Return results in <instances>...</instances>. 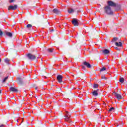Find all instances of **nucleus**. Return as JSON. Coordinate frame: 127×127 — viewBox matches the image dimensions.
Returning <instances> with one entry per match:
<instances>
[{"label": "nucleus", "mask_w": 127, "mask_h": 127, "mask_svg": "<svg viewBox=\"0 0 127 127\" xmlns=\"http://www.w3.org/2000/svg\"><path fill=\"white\" fill-rule=\"evenodd\" d=\"M104 12L108 15H113L114 14V11L112 10V8L109 6H106L104 7Z\"/></svg>", "instance_id": "nucleus-1"}, {"label": "nucleus", "mask_w": 127, "mask_h": 127, "mask_svg": "<svg viewBox=\"0 0 127 127\" xmlns=\"http://www.w3.org/2000/svg\"><path fill=\"white\" fill-rule=\"evenodd\" d=\"M107 3H108L107 6H110V7L113 6L114 7H118L119 8L121 7L120 5H118L117 3H116V2L112 0L108 1Z\"/></svg>", "instance_id": "nucleus-2"}, {"label": "nucleus", "mask_w": 127, "mask_h": 127, "mask_svg": "<svg viewBox=\"0 0 127 127\" xmlns=\"http://www.w3.org/2000/svg\"><path fill=\"white\" fill-rule=\"evenodd\" d=\"M75 76L76 77V78H81V79L83 80V79L86 77V74L82 73V72L80 71H78L77 72V74L75 75Z\"/></svg>", "instance_id": "nucleus-3"}, {"label": "nucleus", "mask_w": 127, "mask_h": 127, "mask_svg": "<svg viewBox=\"0 0 127 127\" xmlns=\"http://www.w3.org/2000/svg\"><path fill=\"white\" fill-rule=\"evenodd\" d=\"M27 57L28 59H29V60H32L33 61V60H35L36 59V57H35L34 55L31 54H28L27 55Z\"/></svg>", "instance_id": "nucleus-4"}, {"label": "nucleus", "mask_w": 127, "mask_h": 127, "mask_svg": "<svg viewBox=\"0 0 127 127\" xmlns=\"http://www.w3.org/2000/svg\"><path fill=\"white\" fill-rule=\"evenodd\" d=\"M71 22L75 26H79V22L78 19L73 18Z\"/></svg>", "instance_id": "nucleus-5"}, {"label": "nucleus", "mask_w": 127, "mask_h": 127, "mask_svg": "<svg viewBox=\"0 0 127 127\" xmlns=\"http://www.w3.org/2000/svg\"><path fill=\"white\" fill-rule=\"evenodd\" d=\"M17 8V5L15 4L14 5H9L8 7V10H15Z\"/></svg>", "instance_id": "nucleus-6"}, {"label": "nucleus", "mask_w": 127, "mask_h": 127, "mask_svg": "<svg viewBox=\"0 0 127 127\" xmlns=\"http://www.w3.org/2000/svg\"><path fill=\"white\" fill-rule=\"evenodd\" d=\"M62 79H63V76L59 74L57 76V79L58 80L59 83H63V81H62Z\"/></svg>", "instance_id": "nucleus-7"}, {"label": "nucleus", "mask_w": 127, "mask_h": 127, "mask_svg": "<svg viewBox=\"0 0 127 127\" xmlns=\"http://www.w3.org/2000/svg\"><path fill=\"white\" fill-rule=\"evenodd\" d=\"M114 94L118 100H122L123 99V97L121 94H119L116 92H114Z\"/></svg>", "instance_id": "nucleus-8"}, {"label": "nucleus", "mask_w": 127, "mask_h": 127, "mask_svg": "<svg viewBox=\"0 0 127 127\" xmlns=\"http://www.w3.org/2000/svg\"><path fill=\"white\" fill-rule=\"evenodd\" d=\"M77 9H78V7H76L74 9H73L72 8H69L67 10V12H68V13H72V12H74L75 11V10H77Z\"/></svg>", "instance_id": "nucleus-9"}, {"label": "nucleus", "mask_w": 127, "mask_h": 127, "mask_svg": "<svg viewBox=\"0 0 127 127\" xmlns=\"http://www.w3.org/2000/svg\"><path fill=\"white\" fill-rule=\"evenodd\" d=\"M23 79L22 78L20 77H18L17 80V84H18L19 85H22V84H23Z\"/></svg>", "instance_id": "nucleus-10"}, {"label": "nucleus", "mask_w": 127, "mask_h": 127, "mask_svg": "<svg viewBox=\"0 0 127 127\" xmlns=\"http://www.w3.org/2000/svg\"><path fill=\"white\" fill-rule=\"evenodd\" d=\"M53 13H55L56 14H60L61 13V11L59 10L57 8H55L52 10Z\"/></svg>", "instance_id": "nucleus-11"}, {"label": "nucleus", "mask_w": 127, "mask_h": 127, "mask_svg": "<svg viewBox=\"0 0 127 127\" xmlns=\"http://www.w3.org/2000/svg\"><path fill=\"white\" fill-rule=\"evenodd\" d=\"M83 65H84V66H86V67H87V68H91V67H92L91 64L87 62H83Z\"/></svg>", "instance_id": "nucleus-12"}, {"label": "nucleus", "mask_w": 127, "mask_h": 127, "mask_svg": "<svg viewBox=\"0 0 127 127\" xmlns=\"http://www.w3.org/2000/svg\"><path fill=\"white\" fill-rule=\"evenodd\" d=\"M9 90L10 92H15L16 93H17V92H18V90H17V89H16L15 87H10L9 88Z\"/></svg>", "instance_id": "nucleus-13"}, {"label": "nucleus", "mask_w": 127, "mask_h": 127, "mask_svg": "<svg viewBox=\"0 0 127 127\" xmlns=\"http://www.w3.org/2000/svg\"><path fill=\"white\" fill-rule=\"evenodd\" d=\"M115 45L118 47H122V46H123V43L121 42V41L116 42H115Z\"/></svg>", "instance_id": "nucleus-14"}, {"label": "nucleus", "mask_w": 127, "mask_h": 127, "mask_svg": "<svg viewBox=\"0 0 127 127\" xmlns=\"http://www.w3.org/2000/svg\"><path fill=\"white\" fill-rule=\"evenodd\" d=\"M121 39L117 38V37H114L113 38V39L112 40L113 42H119V41H121Z\"/></svg>", "instance_id": "nucleus-15"}, {"label": "nucleus", "mask_w": 127, "mask_h": 127, "mask_svg": "<svg viewBox=\"0 0 127 127\" xmlns=\"http://www.w3.org/2000/svg\"><path fill=\"white\" fill-rule=\"evenodd\" d=\"M102 52L103 54H105V55H107L110 53V51L108 49H105L104 50L102 51Z\"/></svg>", "instance_id": "nucleus-16"}, {"label": "nucleus", "mask_w": 127, "mask_h": 127, "mask_svg": "<svg viewBox=\"0 0 127 127\" xmlns=\"http://www.w3.org/2000/svg\"><path fill=\"white\" fill-rule=\"evenodd\" d=\"M64 117V118L65 122H70V117L66 116V115H65Z\"/></svg>", "instance_id": "nucleus-17"}, {"label": "nucleus", "mask_w": 127, "mask_h": 127, "mask_svg": "<svg viewBox=\"0 0 127 127\" xmlns=\"http://www.w3.org/2000/svg\"><path fill=\"white\" fill-rule=\"evenodd\" d=\"M5 34L8 37H12V33L9 32H5Z\"/></svg>", "instance_id": "nucleus-18"}, {"label": "nucleus", "mask_w": 127, "mask_h": 127, "mask_svg": "<svg viewBox=\"0 0 127 127\" xmlns=\"http://www.w3.org/2000/svg\"><path fill=\"white\" fill-rule=\"evenodd\" d=\"M92 95L94 96V97H97V96H99V93H98V91H97V90H94L92 92Z\"/></svg>", "instance_id": "nucleus-19"}, {"label": "nucleus", "mask_w": 127, "mask_h": 127, "mask_svg": "<svg viewBox=\"0 0 127 127\" xmlns=\"http://www.w3.org/2000/svg\"><path fill=\"white\" fill-rule=\"evenodd\" d=\"M47 51H48V52H49V53H52V52L54 51V49H48Z\"/></svg>", "instance_id": "nucleus-20"}, {"label": "nucleus", "mask_w": 127, "mask_h": 127, "mask_svg": "<svg viewBox=\"0 0 127 127\" xmlns=\"http://www.w3.org/2000/svg\"><path fill=\"white\" fill-rule=\"evenodd\" d=\"M4 61L5 63L8 64V62H9V61H10V60H9V59L6 58L4 60Z\"/></svg>", "instance_id": "nucleus-21"}, {"label": "nucleus", "mask_w": 127, "mask_h": 127, "mask_svg": "<svg viewBox=\"0 0 127 127\" xmlns=\"http://www.w3.org/2000/svg\"><path fill=\"white\" fill-rule=\"evenodd\" d=\"M71 113H69L68 111L65 112V116L66 117H69L70 118V117H71Z\"/></svg>", "instance_id": "nucleus-22"}, {"label": "nucleus", "mask_w": 127, "mask_h": 127, "mask_svg": "<svg viewBox=\"0 0 127 127\" xmlns=\"http://www.w3.org/2000/svg\"><path fill=\"white\" fill-rule=\"evenodd\" d=\"M119 81L121 82V83H124V82H125V78H123V77H121L119 79Z\"/></svg>", "instance_id": "nucleus-23"}, {"label": "nucleus", "mask_w": 127, "mask_h": 127, "mask_svg": "<svg viewBox=\"0 0 127 127\" xmlns=\"http://www.w3.org/2000/svg\"><path fill=\"white\" fill-rule=\"evenodd\" d=\"M7 79H8V76H6L3 79V80L2 81V83H5L6 80H7Z\"/></svg>", "instance_id": "nucleus-24"}, {"label": "nucleus", "mask_w": 127, "mask_h": 127, "mask_svg": "<svg viewBox=\"0 0 127 127\" xmlns=\"http://www.w3.org/2000/svg\"><path fill=\"white\" fill-rule=\"evenodd\" d=\"M57 92H58V93H61L62 89H61V88H57Z\"/></svg>", "instance_id": "nucleus-25"}, {"label": "nucleus", "mask_w": 127, "mask_h": 127, "mask_svg": "<svg viewBox=\"0 0 127 127\" xmlns=\"http://www.w3.org/2000/svg\"><path fill=\"white\" fill-rule=\"evenodd\" d=\"M67 94L69 95V94H71L72 93V90L71 89H67L66 90Z\"/></svg>", "instance_id": "nucleus-26"}, {"label": "nucleus", "mask_w": 127, "mask_h": 127, "mask_svg": "<svg viewBox=\"0 0 127 127\" xmlns=\"http://www.w3.org/2000/svg\"><path fill=\"white\" fill-rule=\"evenodd\" d=\"M26 27L27 28H31V27H32V25L30 24H27L26 26Z\"/></svg>", "instance_id": "nucleus-27"}, {"label": "nucleus", "mask_w": 127, "mask_h": 127, "mask_svg": "<svg viewBox=\"0 0 127 127\" xmlns=\"http://www.w3.org/2000/svg\"><path fill=\"white\" fill-rule=\"evenodd\" d=\"M99 87V84H95L93 85V88L94 89H97V88Z\"/></svg>", "instance_id": "nucleus-28"}, {"label": "nucleus", "mask_w": 127, "mask_h": 127, "mask_svg": "<svg viewBox=\"0 0 127 127\" xmlns=\"http://www.w3.org/2000/svg\"><path fill=\"white\" fill-rule=\"evenodd\" d=\"M109 112H115V108L114 107H111L109 110Z\"/></svg>", "instance_id": "nucleus-29"}, {"label": "nucleus", "mask_w": 127, "mask_h": 127, "mask_svg": "<svg viewBox=\"0 0 127 127\" xmlns=\"http://www.w3.org/2000/svg\"><path fill=\"white\" fill-rule=\"evenodd\" d=\"M106 70H107V68L105 67H103L100 69V72L106 71Z\"/></svg>", "instance_id": "nucleus-30"}, {"label": "nucleus", "mask_w": 127, "mask_h": 127, "mask_svg": "<svg viewBox=\"0 0 127 127\" xmlns=\"http://www.w3.org/2000/svg\"><path fill=\"white\" fill-rule=\"evenodd\" d=\"M102 79H104V80H107V78L106 77V76L105 75H102L101 76Z\"/></svg>", "instance_id": "nucleus-31"}, {"label": "nucleus", "mask_w": 127, "mask_h": 127, "mask_svg": "<svg viewBox=\"0 0 127 127\" xmlns=\"http://www.w3.org/2000/svg\"><path fill=\"white\" fill-rule=\"evenodd\" d=\"M2 34H3V32H2L1 30L0 29V36H2Z\"/></svg>", "instance_id": "nucleus-32"}, {"label": "nucleus", "mask_w": 127, "mask_h": 127, "mask_svg": "<svg viewBox=\"0 0 127 127\" xmlns=\"http://www.w3.org/2000/svg\"><path fill=\"white\" fill-rule=\"evenodd\" d=\"M90 102L91 104H92V102L91 100H88L87 101V104H89V103H90Z\"/></svg>", "instance_id": "nucleus-33"}, {"label": "nucleus", "mask_w": 127, "mask_h": 127, "mask_svg": "<svg viewBox=\"0 0 127 127\" xmlns=\"http://www.w3.org/2000/svg\"><path fill=\"white\" fill-rule=\"evenodd\" d=\"M14 1V0H9V3H11L12 2H13Z\"/></svg>", "instance_id": "nucleus-34"}, {"label": "nucleus", "mask_w": 127, "mask_h": 127, "mask_svg": "<svg viewBox=\"0 0 127 127\" xmlns=\"http://www.w3.org/2000/svg\"><path fill=\"white\" fill-rule=\"evenodd\" d=\"M53 31H54V29H52V30H51L50 31V32L51 33H52L53 32Z\"/></svg>", "instance_id": "nucleus-35"}, {"label": "nucleus", "mask_w": 127, "mask_h": 127, "mask_svg": "<svg viewBox=\"0 0 127 127\" xmlns=\"http://www.w3.org/2000/svg\"><path fill=\"white\" fill-rule=\"evenodd\" d=\"M115 49H116V50H118V51H120V49H119V48H118V47H115Z\"/></svg>", "instance_id": "nucleus-36"}, {"label": "nucleus", "mask_w": 127, "mask_h": 127, "mask_svg": "<svg viewBox=\"0 0 127 127\" xmlns=\"http://www.w3.org/2000/svg\"><path fill=\"white\" fill-rule=\"evenodd\" d=\"M4 127V125L3 124L0 125V127Z\"/></svg>", "instance_id": "nucleus-37"}, {"label": "nucleus", "mask_w": 127, "mask_h": 127, "mask_svg": "<svg viewBox=\"0 0 127 127\" xmlns=\"http://www.w3.org/2000/svg\"><path fill=\"white\" fill-rule=\"evenodd\" d=\"M70 97H75V94H71Z\"/></svg>", "instance_id": "nucleus-38"}, {"label": "nucleus", "mask_w": 127, "mask_h": 127, "mask_svg": "<svg viewBox=\"0 0 127 127\" xmlns=\"http://www.w3.org/2000/svg\"><path fill=\"white\" fill-rule=\"evenodd\" d=\"M85 66H82V69H85Z\"/></svg>", "instance_id": "nucleus-39"}, {"label": "nucleus", "mask_w": 127, "mask_h": 127, "mask_svg": "<svg viewBox=\"0 0 127 127\" xmlns=\"http://www.w3.org/2000/svg\"><path fill=\"white\" fill-rule=\"evenodd\" d=\"M1 94V90H0V95Z\"/></svg>", "instance_id": "nucleus-40"}, {"label": "nucleus", "mask_w": 127, "mask_h": 127, "mask_svg": "<svg viewBox=\"0 0 127 127\" xmlns=\"http://www.w3.org/2000/svg\"><path fill=\"white\" fill-rule=\"evenodd\" d=\"M16 122H17V123H18V120H16Z\"/></svg>", "instance_id": "nucleus-41"}, {"label": "nucleus", "mask_w": 127, "mask_h": 127, "mask_svg": "<svg viewBox=\"0 0 127 127\" xmlns=\"http://www.w3.org/2000/svg\"><path fill=\"white\" fill-rule=\"evenodd\" d=\"M0 62H1V58H0Z\"/></svg>", "instance_id": "nucleus-42"}, {"label": "nucleus", "mask_w": 127, "mask_h": 127, "mask_svg": "<svg viewBox=\"0 0 127 127\" xmlns=\"http://www.w3.org/2000/svg\"><path fill=\"white\" fill-rule=\"evenodd\" d=\"M115 11H118V9H116Z\"/></svg>", "instance_id": "nucleus-43"}, {"label": "nucleus", "mask_w": 127, "mask_h": 127, "mask_svg": "<svg viewBox=\"0 0 127 127\" xmlns=\"http://www.w3.org/2000/svg\"><path fill=\"white\" fill-rule=\"evenodd\" d=\"M35 90H37V87L35 88Z\"/></svg>", "instance_id": "nucleus-44"}, {"label": "nucleus", "mask_w": 127, "mask_h": 127, "mask_svg": "<svg viewBox=\"0 0 127 127\" xmlns=\"http://www.w3.org/2000/svg\"><path fill=\"white\" fill-rule=\"evenodd\" d=\"M31 40H33V38H32L31 39Z\"/></svg>", "instance_id": "nucleus-45"}, {"label": "nucleus", "mask_w": 127, "mask_h": 127, "mask_svg": "<svg viewBox=\"0 0 127 127\" xmlns=\"http://www.w3.org/2000/svg\"><path fill=\"white\" fill-rule=\"evenodd\" d=\"M127 56H126V57H125V58H126V59H127Z\"/></svg>", "instance_id": "nucleus-46"}, {"label": "nucleus", "mask_w": 127, "mask_h": 127, "mask_svg": "<svg viewBox=\"0 0 127 127\" xmlns=\"http://www.w3.org/2000/svg\"><path fill=\"white\" fill-rule=\"evenodd\" d=\"M122 126H124V123H122Z\"/></svg>", "instance_id": "nucleus-47"}, {"label": "nucleus", "mask_w": 127, "mask_h": 127, "mask_svg": "<svg viewBox=\"0 0 127 127\" xmlns=\"http://www.w3.org/2000/svg\"><path fill=\"white\" fill-rule=\"evenodd\" d=\"M32 95V94H30V95H29V96H31Z\"/></svg>", "instance_id": "nucleus-48"}, {"label": "nucleus", "mask_w": 127, "mask_h": 127, "mask_svg": "<svg viewBox=\"0 0 127 127\" xmlns=\"http://www.w3.org/2000/svg\"><path fill=\"white\" fill-rule=\"evenodd\" d=\"M78 11H79V10H77V12H78Z\"/></svg>", "instance_id": "nucleus-49"}, {"label": "nucleus", "mask_w": 127, "mask_h": 127, "mask_svg": "<svg viewBox=\"0 0 127 127\" xmlns=\"http://www.w3.org/2000/svg\"><path fill=\"white\" fill-rule=\"evenodd\" d=\"M119 125H117V127H119Z\"/></svg>", "instance_id": "nucleus-50"}, {"label": "nucleus", "mask_w": 127, "mask_h": 127, "mask_svg": "<svg viewBox=\"0 0 127 127\" xmlns=\"http://www.w3.org/2000/svg\"><path fill=\"white\" fill-rule=\"evenodd\" d=\"M48 0L50 1V0Z\"/></svg>", "instance_id": "nucleus-51"}, {"label": "nucleus", "mask_w": 127, "mask_h": 127, "mask_svg": "<svg viewBox=\"0 0 127 127\" xmlns=\"http://www.w3.org/2000/svg\"><path fill=\"white\" fill-rule=\"evenodd\" d=\"M44 73H46V72H45V71H44Z\"/></svg>", "instance_id": "nucleus-52"}, {"label": "nucleus", "mask_w": 127, "mask_h": 127, "mask_svg": "<svg viewBox=\"0 0 127 127\" xmlns=\"http://www.w3.org/2000/svg\"><path fill=\"white\" fill-rule=\"evenodd\" d=\"M48 24H49V23H48Z\"/></svg>", "instance_id": "nucleus-53"}, {"label": "nucleus", "mask_w": 127, "mask_h": 127, "mask_svg": "<svg viewBox=\"0 0 127 127\" xmlns=\"http://www.w3.org/2000/svg\"><path fill=\"white\" fill-rule=\"evenodd\" d=\"M36 98H37V97H36Z\"/></svg>", "instance_id": "nucleus-54"}, {"label": "nucleus", "mask_w": 127, "mask_h": 127, "mask_svg": "<svg viewBox=\"0 0 127 127\" xmlns=\"http://www.w3.org/2000/svg\"><path fill=\"white\" fill-rule=\"evenodd\" d=\"M36 98H37V97H36Z\"/></svg>", "instance_id": "nucleus-55"}, {"label": "nucleus", "mask_w": 127, "mask_h": 127, "mask_svg": "<svg viewBox=\"0 0 127 127\" xmlns=\"http://www.w3.org/2000/svg\"><path fill=\"white\" fill-rule=\"evenodd\" d=\"M36 98H37V97H36Z\"/></svg>", "instance_id": "nucleus-56"}]
</instances>
